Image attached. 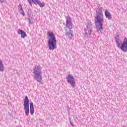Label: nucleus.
<instances>
[{"label": "nucleus", "instance_id": "nucleus-1", "mask_svg": "<svg viewBox=\"0 0 127 127\" xmlns=\"http://www.w3.org/2000/svg\"><path fill=\"white\" fill-rule=\"evenodd\" d=\"M48 35V45L49 49L53 51L57 48V41L55 34L53 32H49L47 33Z\"/></svg>", "mask_w": 127, "mask_h": 127}, {"label": "nucleus", "instance_id": "nucleus-2", "mask_svg": "<svg viewBox=\"0 0 127 127\" xmlns=\"http://www.w3.org/2000/svg\"><path fill=\"white\" fill-rule=\"evenodd\" d=\"M115 40L116 42V45L119 49H121L123 52H127V38H124L123 42L122 43V39H121V34H117L115 36Z\"/></svg>", "mask_w": 127, "mask_h": 127}, {"label": "nucleus", "instance_id": "nucleus-3", "mask_svg": "<svg viewBox=\"0 0 127 127\" xmlns=\"http://www.w3.org/2000/svg\"><path fill=\"white\" fill-rule=\"evenodd\" d=\"M41 66L36 65L33 69L34 78L37 82L41 83L42 81V71Z\"/></svg>", "mask_w": 127, "mask_h": 127}, {"label": "nucleus", "instance_id": "nucleus-4", "mask_svg": "<svg viewBox=\"0 0 127 127\" xmlns=\"http://www.w3.org/2000/svg\"><path fill=\"white\" fill-rule=\"evenodd\" d=\"M100 12L96 11V15L95 17V23L96 25H103L104 23V14L102 11V7L99 8Z\"/></svg>", "mask_w": 127, "mask_h": 127}, {"label": "nucleus", "instance_id": "nucleus-5", "mask_svg": "<svg viewBox=\"0 0 127 127\" xmlns=\"http://www.w3.org/2000/svg\"><path fill=\"white\" fill-rule=\"evenodd\" d=\"M24 111L26 117L29 116V99L27 96H25L24 100Z\"/></svg>", "mask_w": 127, "mask_h": 127}, {"label": "nucleus", "instance_id": "nucleus-6", "mask_svg": "<svg viewBox=\"0 0 127 127\" xmlns=\"http://www.w3.org/2000/svg\"><path fill=\"white\" fill-rule=\"evenodd\" d=\"M93 28H92V23L89 22L86 25V28H85L84 31V36L85 37H90L92 34Z\"/></svg>", "mask_w": 127, "mask_h": 127}, {"label": "nucleus", "instance_id": "nucleus-7", "mask_svg": "<svg viewBox=\"0 0 127 127\" xmlns=\"http://www.w3.org/2000/svg\"><path fill=\"white\" fill-rule=\"evenodd\" d=\"M66 81L68 84H70L71 86L75 89V87L76 86V81H75V78H74V76L71 74H67L66 77Z\"/></svg>", "mask_w": 127, "mask_h": 127}, {"label": "nucleus", "instance_id": "nucleus-8", "mask_svg": "<svg viewBox=\"0 0 127 127\" xmlns=\"http://www.w3.org/2000/svg\"><path fill=\"white\" fill-rule=\"evenodd\" d=\"M65 26L67 27V28H68L69 30H71V29L73 28V23H72L71 17L69 16L66 17Z\"/></svg>", "mask_w": 127, "mask_h": 127}, {"label": "nucleus", "instance_id": "nucleus-9", "mask_svg": "<svg viewBox=\"0 0 127 127\" xmlns=\"http://www.w3.org/2000/svg\"><path fill=\"white\" fill-rule=\"evenodd\" d=\"M32 2H33V3L36 5L38 4L40 7H44L45 6V2H43L41 3V1L40 0H31V5H32Z\"/></svg>", "mask_w": 127, "mask_h": 127}, {"label": "nucleus", "instance_id": "nucleus-10", "mask_svg": "<svg viewBox=\"0 0 127 127\" xmlns=\"http://www.w3.org/2000/svg\"><path fill=\"white\" fill-rule=\"evenodd\" d=\"M18 34H19L21 35V38H25L26 36H27V35H26V33L24 32V31H22V30L19 29L17 31Z\"/></svg>", "mask_w": 127, "mask_h": 127}, {"label": "nucleus", "instance_id": "nucleus-11", "mask_svg": "<svg viewBox=\"0 0 127 127\" xmlns=\"http://www.w3.org/2000/svg\"><path fill=\"white\" fill-rule=\"evenodd\" d=\"M30 113L32 115L34 114V105H33V103L32 102L30 103Z\"/></svg>", "mask_w": 127, "mask_h": 127}, {"label": "nucleus", "instance_id": "nucleus-12", "mask_svg": "<svg viewBox=\"0 0 127 127\" xmlns=\"http://www.w3.org/2000/svg\"><path fill=\"white\" fill-rule=\"evenodd\" d=\"M105 15L106 18H108V19H112V14H111L108 10H105Z\"/></svg>", "mask_w": 127, "mask_h": 127}, {"label": "nucleus", "instance_id": "nucleus-13", "mask_svg": "<svg viewBox=\"0 0 127 127\" xmlns=\"http://www.w3.org/2000/svg\"><path fill=\"white\" fill-rule=\"evenodd\" d=\"M4 65L2 63V60L0 59V72H3L4 71Z\"/></svg>", "mask_w": 127, "mask_h": 127}, {"label": "nucleus", "instance_id": "nucleus-14", "mask_svg": "<svg viewBox=\"0 0 127 127\" xmlns=\"http://www.w3.org/2000/svg\"><path fill=\"white\" fill-rule=\"evenodd\" d=\"M65 35L70 39H72V37L73 36V31H71V30H69V32H67Z\"/></svg>", "mask_w": 127, "mask_h": 127}, {"label": "nucleus", "instance_id": "nucleus-15", "mask_svg": "<svg viewBox=\"0 0 127 127\" xmlns=\"http://www.w3.org/2000/svg\"><path fill=\"white\" fill-rule=\"evenodd\" d=\"M96 26L97 28V31L98 32H102V30H103V25H96Z\"/></svg>", "mask_w": 127, "mask_h": 127}, {"label": "nucleus", "instance_id": "nucleus-16", "mask_svg": "<svg viewBox=\"0 0 127 127\" xmlns=\"http://www.w3.org/2000/svg\"><path fill=\"white\" fill-rule=\"evenodd\" d=\"M20 6V9H19V10L20 11V13H21L23 16H24V15H25L24 11H23V9L22 8V6L21 5V4L19 5Z\"/></svg>", "mask_w": 127, "mask_h": 127}, {"label": "nucleus", "instance_id": "nucleus-17", "mask_svg": "<svg viewBox=\"0 0 127 127\" xmlns=\"http://www.w3.org/2000/svg\"><path fill=\"white\" fill-rule=\"evenodd\" d=\"M29 2L30 5H31V0H27Z\"/></svg>", "mask_w": 127, "mask_h": 127}, {"label": "nucleus", "instance_id": "nucleus-18", "mask_svg": "<svg viewBox=\"0 0 127 127\" xmlns=\"http://www.w3.org/2000/svg\"><path fill=\"white\" fill-rule=\"evenodd\" d=\"M70 124L71 125V126H72V127H74V124H73V123H72V122H70Z\"/></svg>", "mask_w": 127, "mask_h": 127}, {"label": "nucleus", "instance_id": "nucleus-19", "mask_svg": "<svg viewBox=\"0 0 127 127\" xmlns=\"http://www.w3.org/2000/svg\"><path fill=\"white\" fill-rule=\"evenodd\" d=\"M0 2L2 3L4 1V0H0Z\"/></svg>", "mask_w": 127, "mask_h": 127}]
</instances>
